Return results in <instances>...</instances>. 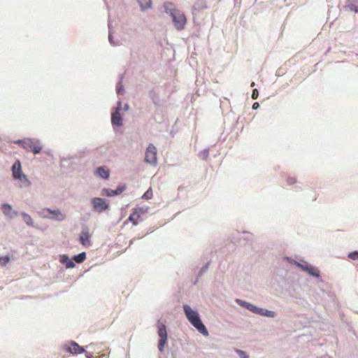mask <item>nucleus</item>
Listing matches in <instances>:
<instances>
[{"label":"nucleus","mask_w":358,"mask_h":358,"mask_svg":"<svg viewBox=\"0 0 358 358\" xmlns=\"http://www.w3.org/2000/svg\"><path fill=\"white\" fill-rule=\"evenodd\" d=\"M120 110H121V102H118V106L115 109V111L112 113L111 115V122L114 126L120 127L122 124V119L120 115Z\"/></svg>","instance_id":"obj_9"},{"label":"nucleus","mask_w":358,"mask_h":358,"mask_svg":"<svg viewBox=\"0 0 358 358\" xmlns=\"http://www.w3.org/2000/svg\"><path fill=\"white\" fill-rule=\"evenodd\" d=\"M66 350L72 354H80L85 351L81 346L75 342L71 343Z\"/></svg>","instance_id":"obj_12"},{"label":"nucleus","mask_w":358,"mask_h":358,"mask_svg":"<svg viewBox=\"0 0 358 358\" xmlns=\"http://www.w3.org/2000/svg\"><path fill=\"white\" fill-rule=\"evenodd\" d=\"M87 357L88 358H91V357H90V355H87Z\"/></svg>","instance_id":"obj_35"},{"label":"nucleus","mask_w":358,"mask_h":358,"mask_svg":"<svg viewBox=\"0 0 358 358\" xmlns=\"http://www.w3.org/2000/svg\"><path fill=\"white\" fill-rule=\"evenodd\" d=\"M165 11L171 16L175 27L178 30H182L185 28L187 19L182 12L173 8L171 3L164 4Z\"/></svg>","instance_id":"obj_2"},{"label":"nucleus","mask_w":358,"mask_h":358,"mask_svg":"<svg viewBox=\"0 0 358 358\" xmlns=\"http://www.w3.org/2000/svg\"><path fill=\"white\" fill-rule=\"evenodd\" d=\"M15 143L22 146L27 151L32 152L34 154L41 152L43 148L41 142L34 138H26L17 141Z\"/></svg>","instance_id":"obj_3"},{"label":"nucleus","mask_w":358,"mask_h":358,"mask_svg":"<svg viewBox=\"0 0 358 358\" xmlns=\"http://www.w3.org/2000/svg\"><path fill=\"white\" fill-rule=\"evenodd\" d=\"M259 315L269 317H274L275 316V313L271 310L261 308L259 311Z\"/></svg>","instance_id":"obj_18"},{"label":"nucleus","mask_w":358,"mask_h":358,"mask_svg":"<svg viewBox=\"0 0 358 358\" xmlns=\"http://www.w3.org/2000/svg\"><path fill=\"white\" fill-rule=\"evenodd\" d=\"M236 352H238V354L239 355V356L241 358H248V357L247 353L243 350H237Z\"/></svg>","instance_id":"obj_26"},{"label":"nucleus","mask_w":358,"mask_h":358,"mask_svg":"<svg viewBox=\"0 0 358 358\" xmlns=\"http://www.w3.org/2000/svg\"><path fill=\"white\" fill-rule=\"evenodd\" d=\"M13 176L15 179L19 180L22 182H25L27 186L30 185V182L27 177L22 173L21 164L19 160L16 161L12 166Z\"/></svg>","instance_id":"obj_5"},{"label":"nucleus","mask_w":358,"mask_h":358,"mask_svg":"<svg viewBox=\"0 0 358 358\" xmlns=\"http://www.w3.org/2000/svg\"><path fill=\"white\" fill-rule=\"evenodd\" d=\"M1 210L5 215L8 216L10 217H12L13 215H16L17 214L16 212H13L12 206L7 203H4L2 205Z\"/></svg>","instance_id":"obj_14"},{"label":"nucleus","mask_w":358,"mask_h":358,"mask_svg":"<svg viewBox=\"0 0 358 358\" xmlns=\"http://www.w3.org/2000/svg\"><path fill=\"white\" fill-rule=\"evenodd\" d=\"M22 216L23 217V220H24V222L27 225L33 226V220H32V218L31 217L30 215H29L28 214H27L25 213H22Z\"/></svg>","instance_id":"obj_22"},{"label":"nucleus","mask_w":358,"mask_h":358,"mask_svg":"<svg viewBox=\"0 0 358 358\" xmlns=\"http://www.w3.org/2000/svg\"><path fill=\"white\" fill-rule=\"evenodd\" d=\"M121 91H122V87H120L117 89V93L120 94Z\"/></svg>","instance_id":"obj_31"},{"label":"nucleus","mask_w":358,"mask_h":358,"mask_svg":"<svg viewBox=\"0 0 358 358\" xmlns=\"http://www.w3.org/2000/svg\"><path fill=\"white\" fill-rule=\"evenodd\" d=\"M10 262V257L8 256L0 257V266H5Z\"/></svg>","instance_id":"obj_24"},{"label":"nucleus","mask_w":358,"mask_h":358,"mask_svg":"<svg viewBox=\"0 0 358 358\" xmlns=\"http://www.w3.org/2000/svg\"><path fill=\"white\" fill-rule=\"evenodd\" d=\"M348 257L353 260L357 259H358V252L355 251V252L349 253Z\"/></svg>","instance_id":"obj_25"},{"label":"nucleus","mask_w":358,"mask_h":358,"mask_svg":"<svg viewBox=\"0 0 358 358\" xmlns=\"http://www.w3.org/2000/svg\"><path fill=\"white\" fill-rule=\"evenodd\" d=\"M259 106V103L257 102H255L252 105V108L254 110H255V109L258 108Z\"/></svg>","instance_id":"obj_29"},{"label":"nucleus","mask_w":358,"mask_h":358,"mask_svg":"<svg viewBox=\"0 0 358 358\" xmlns=\"http://www.w3.org/2000/svg\"><path fill=\"white\" fill-rule=\"evenodd\" d=\"M296 180L294 177H290L287 179V183L289 185H294L296 182Z\"/></svg>","instance_id":"obj_28"},{"label":"nucleus","mask_w":358,"mask_h":358,"mask_svg":"<svg viewBox=\"0 0 358 358\" xmlns=\"http://www.w3.org/2000/svg\"><path fill=\"white\" fill-rule=\"evenodd\" d=\"M157 334L159 337L158 342V349L159 351H163L164 346L167 342V331L164 324L158 320L157 324Z\"/></svg>","instance_id":"obj_4"},{"label":"nucleus","mask_w":358,"mask_h":358,"mask_svg":"<svg viewBox=\"0 0 358 358\" xmlns=\"http://www.w3.org/2000/svg\"><path fill=\"white\" fill-rule=\"evenodd\" d=\"M48 212H49L50 214L53 215V218L58 221H62L65 219V215L62 213L60 210H52L49 208L45 209Z\"/></svg>","instance_id":"obj_15"},{"label":"nucleus","mask_w":358,"mask_h":358,"mask_svg":"<svg viewBox=\"0 0 358 358\" xmlns=\"http://www.w3.org/2000/svg\"><path fill=\"white\" fill-rule=\"evenodd\" d=\"M350 9H351L352 10H354L355 12H357V11H358V9L357 8V7H356V6H352V7L350 8Z\"/></svg>","instance_id":"obj_30"},{"label":"nucleus","mask_w":358,"mask_h":358,"mask_svg":"<svg viewBox=\"0 0 358 358\" xmlns=\"http://www.w3.org/2000/svg\"><path fill=\"white\" fill-rule=\"evenodd\" d=\"M258 95H259L258 90L257 89H254L252 90V99H257L258 97Z\"/></svg>","instance_id":"obj_27"},{"label":"nucleus","mask_w":358,"mask_h":358,"mask_svg":"<svg viewBox=\"0 0 358 358\" xmlns=\"http://www.w3.org/2000/svg\"><path fill=\"white\" fill-rule=\"evenodd\" d=\"M184 313L188 321L203 336H208V332L199 318L196 311L192 310L188 305L183 306Z\"/></svg>","instance_id":"obj_1"},{"label":"nucleus","mask_w":358,"mask_h":358,"mask_svg":"<svg viewBox=\"0 0 358 358\" xmlns=\"http://www.w3.org/2000/svg\"><path fill=\"white\" fill-rule=\"evenodd\" d=\"M138 2L142 9L150 8L152 3L151 0H138Z\"/></svg>","instance_id":"obj_21"},{"label":"nucleus","mask_w":358,"mask_h":358,"mask_svg":"<svg viewBox=\"0 0 358 358\" xmlns=\"http://www.w3.org/2000/svg\"><path fill=\"white\" fill-rule=\"evenodd\" d=\"M153 196L152 190L151 187H150L143 195L142 198L146 200L152 199Z\"/></svg>","instance_id":"obj_23"},{"label":"nucleus","mask_w":358,"mask_h":358,"mask_svg":"<svg viewBox=\"0 0 358 358\" xmlns=\"http://www.w3.org/2000/svg\"><path fill=\"white\" fill-rule=\"evenodd\" d=\"M148 213V208L136 207L134 209L133 213L129 215L128 220L134 226L138 224L141 217Z\"/></svg>","instance_id":"obj_6"},{"label":"nucleus","mask_w":358,"mask_h":358,"mask_svg":"<svg viewBox=\"0 0 358 358\" xmlns=\"http://www.w3.org/2000/svg\"><path fill=\"white\" fill-rule=\"evenodd\" d=\"M157 148L150 143L146 149L145 160L147 163L155 164L157 163Z\"/></svg>","instance_id":"obj_7"},{"label":"nucleus","mask_w":358,"mask_h":358,"mask_svg":"<svg viewBox=\"0 0 358 358\" xmlns=\"http://www.w3.org/2000/svg\"><path fill=\"white\" fill-rule=\"evenodd\" d=\"M243 304L245 305V306L250 310H251L252 312L255 313H258L259 314V311H260V309L261 308H259L256 306H255L254 305L251 304V303H246V302H243Z\"/></svg>","instance_id":"obj_19"},{"label":"nucleus","mask_w":358,"mask_h":358,"mask_svg":"<svg viewBox=\"0 0 358 358\" xmlns=\"http://www.w3.org/2000/svg\"><path fill=\"white\" fill-rule=\"evenodd\" d=\"M61 262L66 264L67 268H71L75 267L74 262L70 259L67 256L63 255L61 258Z\"/></svg>","instance_id":"obj_17"},{"label":"nucleus","mask_w":358,"mask_h":358,"mask_svg":"<svg viewBox=\"0 0 358 358\" xmlns=\"http://www.w3.org/2000/svg\"><path fill=\"white\" fill-rule=\"evenodd\" d=\"M90 238L91 234L88 229H83L80 236V243L85 247H89L92 245Z\"/></svg>","instance_id":"obj_11"},{"label":"nucleus","mask_w":358,"mask_h":358,"mask_svg":"<svg viewBox=\"0 0 358 358\" xmlns=\"http://www.w3.org/2000/svg\"><path fill=\"white\" fill-rule=\"evenodd\" d=\"M96 173L103 179H107L110 176V170L106 166H100L97 168Z\"/></svg>","instance_id":"obj_13"},{"label":"nucleus","mask_w":358,"mask_h":358,"mask_svg":"<svg viewBox=\"0 0 358 358\" xmlns=\"http://www.w3.org/2000/svg\"><path fill=\"white\" fill-rule=\"evenodd\" d=\"M129 108V106L128 105H126L125 106V110H127Z\"/></svg>","instance_id":"obj_33"},{"label":"nucleus","mask_w":358,"mask_h":358,"mask_svg":"<svg viewBox=\"0 0 358 358\" xmlns=\"http://www.w3.org/2000/svg\"><path fill=\"white\" fill-rule=\"evenodd\" d=\"M92 203L94 210L102 212L108 208V203L103 199L96 197L92 200Z\"/></svg>","instance_id":"obj_8"},{"label":"nucleus","mask_w":358,"mask_h":358,"mask_svg":"<svg viewBox=\"0 0 358 358\" xmlns=\"http://www.w3.org/2000/svg\"><path fill=\"white\" fill-rule=\"evenodd\" d=\"M295 264L297 266H299L302 269L307 271L310 275L315 276V277L319 276V271L317 269L314 268L313 267H304L303 265H301V264H299L296 262H295Z\"/></svg>","instance_id":"obj_16"},{"label":"nucleus","mask_w":358,"mask_h":358,"mask_svg":"<svg viewBox=\"0 0 358 358\" xmlns=\"http://www.w3.org/2000/svg\"><path fill=\"white\" fill-rule=\"evenodd\" d=\"M85 259L86 254L84 252L74 256L73 257V260H75L77 263H82L85 260Z\"/></svg>","instance_id":"obj_20"},{"label":"nucleus","mask_w":358,"mask_h":358,"mask_svg":"<svg viewBox=\"0 0 358 358\" xmlns=\"http://www.w3.org/2000/svg\"><path fill=\"white\" fill-rule=\"evenodd\" d=\"M108 38H109V41H111V36L110 35H109Z\"/></svg>","instance_id":"obj_34"},{"label":"nucleus","mask_w":358,"mask_h":358,"mask_svg":"<svg viewBox=\"0 0 358 358\" xmlns=\"http://www.w3.org/2000/svg\"><path fill=\"white\" fill-rule=\"evenodd\" d=\"M255 83H254V82H252V84H251V87H254V86H255Z\"/></svg>","instance_id":"obj_32"},{"label":"nucleus","mask_w":358,"mask_h":358,"mask_svg":"<svg viewBox=\"0 0 358 358\" xmlns=\"http://www.w3.org/2000/svg\"><path fill=\"white\" fill-rule=\"evenodd\" d=\"M126 189L125 185H119L115 190L104 188L101 191L102 196H114L123 192Z\"/></svg>","instance_id":"obj_10"}]
</instances>
